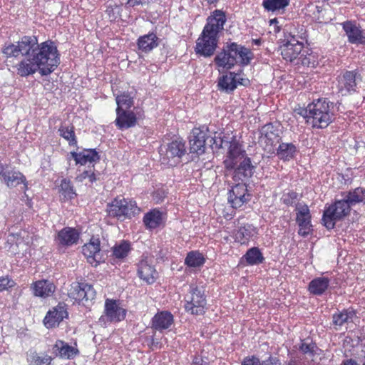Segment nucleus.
<instances>
[{"label":"nucleus","mask_w":365,"mask_h":365,"mask_svg":"<svg viewBox=\"0 0 365 365\" xmlns=\"http://www.w3.org/2000/svg\"><path fill=\"white\" fill-rule=\"evenodd\" d=\"M1 53L8 66L20 77H28L38 71L48 76L60 64V55L52 41L38 43L35 36H24L15 43H5Z\"/></svg>","instance_id":"nucleus-1"},{"label":"nucleus","mask_w":365,"mask_h":365,"mask_svg":"<svg viewBox=\"0 0 365 365\" xmlns=\"http://www.w3.org/2000/svg\"><path fill=\"white\" fill-rule=\"evenodd\" d=\"M344 199L349 204L350 207L360 202L365 204V188L359 187L350 190Z\"/></svg>","instance_id":"nucleus-40"},{"label":"nucleus","mask_w":365,"mask_h":365,"mask_svg":"<svg viewBox=\"0 0 365 365\" xmlns=\"http://www.w3.org/2000/svg\"><path fill=\"white\" fill-rule=\"evenodd\" d=\"M220 35L203 28L196 41L195 53L204 57L212 56L217 48Z\"/></svg>","instance_id":"nucleus-8"},{"label":"nucleus","mask_w":365,"mask_h":365,"mask_svg":"<svg viewBox=\"0 0 365 365\" xmlns=\"http://www.w3.org/2000/svg\"><path fill=\"white\" fill-rule=\"evenodd\" d=\"M4 183L9 187H14L20 184H24L25 188H27V181L25 175L22 173L15 170L14 169H12L10 175H9L7 178H5Z\"/></svg>","instance_id":"nucleus-41"},{"label":"nucleus","mask_w":365,"mask_h":365,"mask_svg":"<svg viewBox=\"0 0 365 365\" xmlns=\"http://www.w3.org/2000/svg\"><path fill=\"white\" fill-rule=\"evenodd\" d=\"M360 77L357 70L346 71L338 77V88L340 92L355 91L356 88V79Z\"/></svg>","instance_id":"nucleus-26"},{"label":"nucleus","mask_w":365,"mask_h":365,"mask_svg":"<svg viewBox=\"0 0 365 365\" xmlns=\"http://www.w3.org/2000/svg\"><path fill=\"white\" fill-rule=\"evenodd\" d=\"M258 234L256 227L252 224L246 223L238 227L233 232L235 242L242 245H247L250 240H252Z\"/></svg>","instance_id":"nucleus-23"},{"label":"nucleus","mask_w":365,"mask_h":365,"mask_svg":"<svg viewBox=\"0 0 365 365\" xmlns=\"http://www.w3.org/2000/svg\"><path fill=\"white\" fill-rule=\"evenodd\" d=\"M16 286V282L9 275L0 277V292H9Z\"/></svg>","instance_id":"nucleus-48"},{"label":"nucleus","mask_w":365,"mask_h":365,"mask_svg":"<svg viewBox=\"0 0 365 365\" xmlns=\"http://www.w3.org/2000/svg\"><path fill=\"white\" fill-rule=\"evenodd\" d=\"M148 1H149V0H128L126 4L129 6L134 7V6L140 5V4H147Z\"/></svg>","instance_id":"nucleus-60"},{"label":"nucleus","mask_w":365,"mask_h":365,"mask_svg":"<svg viewBox=\"0 0 365 365\" xmlns=\"http://www.w3.org/2000/svg\"><path fill=\"white\" fill-rule=\"evenodd\" d=\"M299 58L303 66L311 68L317 67L320 62L319 54L309 48H304Z\"/></svg>","instance_id":"nucleus-36"},{"label":"nucleus","mask_w":365,"mask_h":365,"mask_svg":"<svg viewBox=\"0 0 365 365\" xmlns=\"http://www.w3.org/2000/svg\"><path fill=\"white\" fill-rule=\"evenodd\" d=\"M297 151V147L293 143H282L277 149V155L279 159L289 161L294 158Z\"/></svg>","instance_id":"nucleus-37"},{"label":"nucleus","mask_w":365,"mask_h":365,"mask_svg":"<svg viewBox=\"0 0 365 365\" xmlns=\"http://www.w3.org/2000/svg\"><path fill=\"white\" fill-rule=\"evenodd\" d=\"M30 356V361L34 365H51L53 361V358L47 354H38L34 351Z\"/></svg>","instance_id":"nucleus-47"},{"label":"nucleus","mask_w":365,"mask_h":365,"mask_svg":"<svg viewBox=\"0 0 365 365\" xmlns=\"http://www.w3.org/2000/svg\"><path fill=\"white\" fill-rule=\"evenodd\" d=\"M208 127L201 125L194 127L190 136V150L192 153L202 154L205 152L206 140L208 138Z\"/></svg>","instance_id":"nucleus-15"},{"label":"nucleus","mask_w":365,"mask_h":365,"mask_svg":"<svg viewBox=\"0 0 365 365\" xmlns=\"http://www.w3.org/2000/svg\"><path fill=\"white\" fill-rule=\"evenodd\" d=\"M127 314V310L120 306L119 300L106 299L104 304L103 314L99 318V322L118 323L123 321Z\"/></svg>","instance_id":"nucleus-10"},{"label":"nucleus","mask_w":365,"mask_h":365,"mask_svg":"<svg viewBox=\"0 0 365 365\" xmlns=\"http://www.w3.org/2000/svg\"><path fill=\"white\" fill-rule=\"evenodd\" d=\"M289 4V0H263L262 6L269 11H275L284 9Z\"/></svg>","instance_id":"nucleus-44"},{"label":"nucleus","mask_w":365,"mask_h":365,"mask_svg":"<svg viewBox=\"0 0 365 365\" xmlns=\"http://www.w3.org/2000/svg\"><path fill=\"white\" fill-rule=\"evenodd\" d=\"M278 20L277 18H274V19H270L269 21V26L271 28H272V32L277 34L278 32L280 31L281 30V28L280 26L278 25Z\"/></svg>","instance_id":"nucleus-58"},{"label":"nucleus","mask_w":365,"mask_h":365,"mask_svg":"<svg viewBox=\"0 0 365 365\" xmlns=\"http://www.w3.org/2000/svg\"><path fill=\"white\" fill-rule=\"evenodd\" d=\"M298 197V194L293 191L290 190L287 193H284L281 197V200L287 207L292 206L293 204L296 202Z\"/></svg>","instance_id":"nucleus-49"},{"label":"nucleus","mask_w":365,"mask_h":365,"mask_svg":"<svg viewBox=\"0 0 365 365\" xmlns=\"http://www.w3.org/2000/svg\"><path fill=\"white\" fill-rule=\"evenodd\" d=\"M234 77L236 82V87L238 85L247 86L250 84V80L247 78L240 76V74L234 73Z\"/></svg>","instance_id":"nucleus-55"},{"label":"nucleus","mask_w":365,"mask_h":365,"mask_svg":"<svg viewBox=\"0 0 365 365\" xmlns=\"http://www.w3.org/2000/svg\"><path fill=\"white\" fill-rule=\"evenodd\" d=\"M86 178L88 179V181L91 183H93V182H96V180H97L95 173L93 171L91 170H85V171H83L82 173H81L76 178V179L79 182H83Z\"/></svg>","instance_id":"nucleus-50"},{"label":"nucleus","mask_w":365,"mask_h":365,"mask_svg":"<svg viewBox=\"0 0 365 365\" xmlns=\"http://www.w3.org/2000/svg\"><path fill=\"white\" fill-rule=\"evenodd\" d=\"M12 169H10V165L6 163H0V178L4 182L5 178H7Z\"/></svg>","instance_id":"nucleus-52"},{"label":"nucleus","mask_w":365,"mask_h":365,"mask_svg":"<svg viewBox=\"0 0 365 365\" xmlns=\"http://www.w3.org/2000/svg\"><path fill=\"white\" fill-rule=\"evenodd\" d=\"M356 312L352 307L344 309L334 313L332 316V324L336 329L342 327L345 324L353 322V318L356 317Z\"/></svg>","instance_id":"nucleus-31"},{"label":"nucleus","mask_w":365,"mask_h":365,"mask_svg":"<svg viewBox=\"0 0 365 365\" xmlns=\"http://www.w3.org/2000/svg\"><path fill=\"white\" fill-rule=\"evenodd\" d=\"M351 211L349 204L345 199L335 200L331 205H326L322 218V224L328 230H332L336 222L349 215Z\"/></svg>","instance_id":"nucleus-5"},{"label":"nucleus","mask_w":365,"mask_h":365,"mask_svg":"<svg viewBox=\"0 0 365 365\" xmlns=\"http://www.w3.org/2000/svg\"><path fill=\"white\" fill-rule=\"evenodd\" d=\"M80 232L74 227H66L58 232L55 241L60 247H70L78 243Z\"/></svg>","instance_id":"nucleus-22"},{"label":"nucleus","mask_w":365,"mask_h":365,"mask_svg":"<svg viewBox=\"0 0 365 365\" xmlns=\"http://www.w3.org/2000/svg\"><path fill=\"white\" fill-rule=\"evenodd\" d=\"M31 289L34 296L46 298L55 292L56 286L48 279H41L34 282L31 285Z\"/></svg>","instance_id":"nucleus-28"},{"label":"nucleus","mask_w":365,"mask_h":365,"mask_svg":"<svg viewBox=\"0 0 365 365\" xmlns=\"http://www.w3.org/2000/svg\"><path fill=\"white\" fill-rule=\"evenodd\" d=\"M310 123L313 128H326L334 120L332 103L327 98H318L308 104Z\"/></svg>","instance_id":"nucleus-3"},{"label":"nucleus","mask_w":365,"mask_h":365,"mask_svg":"<svg viewBox=\"0 0 365 365\" xmlns=\"http://www.w3.org/2000/svg\"><path fill=\"white\" fill-rule=\"evenodd\" d=\"M163 212L158 208H154L146 212L143 218L146 229L154 230L163 224Z\"/></svg>","instance_id":"nucleus-30"},{"label":"nucleus","mask_w":365,"mask_h":365,"mask_svg":"<svg viewBox=\"0 0 365 365\" xmlns=\"http://www.w3.org/2000/svg\"><path fill=\"white\" fill-rule=\"evenodd\" d=\"M185 143L182 139L177 138L168 144L165 155L168 158H181L185 153Z\"/></svg>","instance_id":"nucleus-33"},{"label":"nucleus","mask_w":365,"mask_h":365,"mask_svg":"<svg viewBox=\"0 0 365 365\" xmlns=\"http://www.w3.org/2000/svg\"><path fill=\"white\" fill-rule=\"evenodd\" d=\"M340 365H359L358 362L353 359H349L343 360Z\"/></svg>","instance_id":"nucleus-61"},{"label":"nucleus","mask_w":365,"mask_h":365,"mask_svg":"<svg viewBox=\"0 0 365 365\" xmlns=\"http://www.w3.org/2000/svg\"><path fill=\"white\" fill-rule=\"evenodd\" d=\"M294 111L298 115L302 116L306 120L307 123H310L309 113V111L308 110V106L307 108H299L298 109H296Z\"/></svg>","instance_id":"nucleus-56"},{"label":"nucleus","mask_w":365,"mask_h":365,"mask_svg":"<svg viewBox=\"0 0 365 365\" xmlns=\"http://www.w3.org/2000/svg\"><path fill=\"white\" fill-rule=\"evenodd\" d=\"M206 259L199 250L187 252L185 259V264L188 267L198 268L204 265Z\"/></svg>","instance_id":"nucleus-38"},{"label":"nucleus","mask_w":365,"mask_h":365,"mask_svg":"<svg viewBox=\"0 0 365 365\" xmlns=\"http://www.w3.org/2000/svg\"><path fill=\"white\" fill-rule=\"evenodd\" d=\"M174 323L173 315L168 311L157 312L151 319V328L162 331L169 329Z\"/></svg>","instance_id":"nucleus-27"},{"label":"nucleus","mask_w":365,"mask_h":365,"mask_svg":"<svg viewBox=\"0 0 365 365\" xmlns=\"http://www.w3.org/2000/svg\"><path fill=\"white\" fill-rule=\"evenodd\" d=\"M299 349L304 354L313 353L314 352V346L309 344L302 343L301 344V346H299Z\"/></svg>","instance_id":"nucleus-59"},{"label":"nucleus","mask_w":365,"mask_h":365,"mask_svg":"<svg viewBox=\"0 0 365 365\" xmlns=\"http://www.w3.org/2000/svg\"><path fill=\"white\" fill-rule=\"evenodd\" d=\"M68 318L67 304L64 302H58L56 306L47 312L43 322L47 329H53L58 327L64 319Z\"/></svg>","instance_id":"nucleus-14"},{"label":"nucleus","mask_w":365,"mask_h":365,"mask_svg":"<svg viewBox=\"0 0 365 365\" xmlns=\"http://www.w3.org/2000/svg\"><path fill=\"white\" fill-rule=\"evenodd\" d=\"M218 86L226 91H233L236 88V82L234 77V72L224 75L220 78Z\"/></svg>","instance_id":"nucleus-43"},{"label":"nucleus","mask_w":365,"mask_h":365,"mask_svg":"<svg viewBox=\"0 0 365 365\" xmlns=\"http://www.w3.org/2000/svg\"><path fill=\"white\" fill-rule=\"evenodd\" d=\"M259 143L267 153H274L276 145L280 140L279 129L272 123L264 125L259 130Z\"/></svg>","instance_id":"nucleus-9"},{"label":"nucleus","mask_w":365,"mask_h":365,"mask_svg":"<svg viewBox=\"0 0 365 365\" xmlns=\"http://www.w3.org/2000/svg\"><path fill=\"white\" fill-rule=\"evenodd\" d=\"M185 311L192 315H204L207 309L204 291L197 285L190 284L188 294L184 298Z\"/></svg>","instance_id":"nucleus-7"},{"label":"nucleus","mask_w":365,"mask_h":365,"mask_svg":"<svg viewBox=\"0 0 365 365\" xmlns=\"http://www.w3.org/2000/svg\"><path fill=\"white\" fill-rule=\"evenodd\" d=\"M117 107L130 109L134 105V98L128 92H123L115 97Z\"/></svg>","instance_id":"nucleus-45"},{"label":"nucleus","mask_w":365,"mask_h":365,"mask_svg":"<svg viewBox=\"0 0 365 365\" xmlns=\"http://www.w3.org/2000/svg\"><path fill=\"white\" fill-rule=\"evenodd\" d=\"M243 258L249 265L259 264L264 260L262 252L257 247L249 249L243 256Z\"/></svg>","instance_id":"nucleus-42"},{"label":"nucleus","mask_w":365,"mask_h":365,"mask_svg":"<svg viewBox=\"0 0 365 365\" xmlns=\"http://www.w3.org/2000/svg\"><path fill=\"white\" fill-rule=\"evenodd\" d=\"M329 283L328 277H316L309 283L308 291L314 295L320 296L327 291Z\"/></svg>","instance_id":"nucleus-34"},{"label":"nucleus","mask_w":365,"mask_h":365,"mask_svg":"<svg viewBox=\"0 0 365 365\" xmlns=\"http://www.w3.org/2000/svg\"><path fill=\"white\" fill-rule=\"evenodd\" d=\"M130 251V244L126 241H122L119 245L113 248V255L118 259L126 257Z\"/></svg>","instance_id":"nucleus-46"},{"label":"nucleus","mask_w":365,"mask_h":365,"mask_svg":"<svg viewBox=\"0 0 365 365\" xmlns=\"http://www.w3.org/2000/svg\"><path fill=\"white\" fill-rule=\"evenodd\" d=\"M249 158L244 149L243 144L239 140L233 136L230 141L227 152L223 161L224 167L226 170L235 168L238 162Z\"/></svg>","instance_id":"nucleus-11"},{"label":"nucleus","mask_w":365,"mask_h":365,"mask_svg":"<svg viewBox=\"0 0 365 365\" xmlns=\"http://www.w3.org/2000/svg\"><path fill=\"white\" fill-rule=\"evenodd\" d=\"M207 5L209 6H216L217 4L219 3L220 0H203Z\"/></svg>","instance_id":"nucleus-63"},{"label":"nucleus","mask_w":365,"mask_h":365,"mask_svg":"<svg viewBox=\"0 0 365 365\" xmlns=\"http://www.w3.org/2000/svg\"><path fill=\"white\" fill-rule=\"evenodd\" d=\"M217 133H215L214 137L210 140L211 145H215V147L220 148L222 147L224 143V139L221 137L222 133H219V135H216Z\"/></svg>","instance_id":"nucleus-54"},{"label":"nucleus","mask_w":365,"mask_h":365,"mask_svg":"<svg viewBox=\"0 0 365 365\" xmlns=\"http://www.w3.org/2000/svg\"><path fill=\"white\" fill-rule=\"evenodd\" d=\"M101 240L96 236H92L88 242L82 247V253L86 258L87 262L93 267H97L101 262Z\"/></svg>","instance_id":"nucleus-19"},{"label":"nucleus","mask_w":365,"mask_h":365,"mask_svg":"<svg viewBox=\"0 0 365 365\" xmlns=\"http://www.w3.org/2000/svg\"><path fill=\"white\" fill-rule=\"evenodd\" d=\"M242 365H261V363L255 356H249L243 359Z\"/></svg>","instance_id":"nucleus-53"},{"label":"nucleus","mask_w":365,"mask_h":365,"mask_svg":"<svg viewBox=\"0 0 365 365\" xmlns=\"http://www.w3.org/2000/svg\"><path fill=\"white\" fill-rule=\"evenodd\" d=\"M304 48V43L299 41L295 36L290 34L284 36L280 46L282 58L290 62L297 59L299 56H301Z\"/></svg>","instance_id":"nucleus-12"},{"label":"nucleus","mask_w":365,"mask_h":365,"mask_svg":"<svg viewBox=\"0 0 365 365\" xmlns=\"http://www.w3.org/2000/svg\"><path fill=\"white\" fill-rule=\"evenodd\" d=\"M58 132L59 135L65 139L70 146H77L78 140L75 133L74 125H61L58 128Z\"/></svg>","instance_id":"nucleus-39"},{"label":"nucleus","mask_w":365,"mask_h":365,"mask_svg":"<svg viewBox=\"0 0 365 365\" xmlns=\"http://www.w3.org/2000/svg\"><path fill=\"white\" fill-rule=\"evenodd\" d=\"M296 222L299 226V235L306 237L312 233V215L307 205L297 207Z\"/></svg>","instance_id":"nucleus-16"},{"label":"nucleus","mask_w":365,"mask_h":365,"mask_svg":"<svg viewBox=\"0 0 365 365\" xmlns=\"http://www.w3.org/2000/svg\"><path fill=\"white\" fill-rule=\"evenodd\" d=\"M68 296L74 302L89 307L95 302L96 292L93 285L86 281L75 282L71 284Z\"/></svg>","instance_id":"nucleus-6"},{"label":"nucleus","mask_w":365,"mask_h":365,"mask_svg":"<svg viewBox=\"0 0 365 365\" xmlns=\"http://www.w3.org/2000/svg\"><path fill=\"white\" fill-rule=\"evenodd\" d=\"M226 21L225 12L222 9H215L207 18L204 28L220 35V33L224 29Z\"/></svg>","instance_id":"nucleus-20"},{"label":"nucleus","mask_w":365,"mask_h":365,"mask_svg":"<svg viewBox=\"0 0 365 365\" xmlns=\"http://www.w3.org/2000/svg\"><path fill=\"white\" fill-rule=\"evenodd\" d=\"M138 47L143 52H150L159 45V38L154 33L140 36L138 39Z\"/></svg>","instance_id":"nucleus-32"},{"label":"nucleus","mask_w":365,"mask_h":365,"mask_svg":"<svg viewBox=\"0 0 365 365\" xmlns=\"http://www.w3.org/2000/svg\"><path fill=\"white\" fill-rule=\"evenodd\" d=\"M251 199V194L245 182L237 183L232 186L228 192V202L231 207L237 209L247 204Z\"/></svg>","instance_id":"nucleus-13"},{"label":"nucleus","mask_w":365,"mask_h":365,"mask_svg":"<svg viewBox=\"0 0 365 365\" xmlns=\"http://www.w3.org/2000/svg\"><path fill=\"white\" fill-rule=\"evenodd\" d=\"M167 196V192L163 188H158L152 193L153 200L156 203H160Z\"/></svg>","instance_id":"nucleus-51"},{"label":"nucleus","mask_w":365,"mask_h":365,"mask_svg":"<svg viewBox=\"0 0 365 365\" xmlns=\"http://www.w3.org/2000/svg\"><path fill=\"white\" fill-rule=\"evenodd\" d=\"M255 169L250 158H247L238 162L235 168L227 171L230 172L234 181L244 182L253 175Z\"/></svg>","instance_id":"nucleus-18"},{"label":"nucleus","mask_w":365,"mask_h":365,"mask_svg":"<svg viewBox=\"0 0 365 365\" xmlns=\"http://www.w3.org/2000/svg\"><path fill=\"white\" fill-rule=\"evenodd\" d=\"M115 113L116 118L114 123L118 130H127L135 127L138 124L137 115L133 110L116 107Z\"/></svg>","instance_id":"nucleus-17"},{"label":"nucleus","mask_w":365,"mask_h":365,"mask_svg":"<svg viewBox=\"0 0 365 365\" xmlns=\"http://www.w3.org/2000/svg\"><path fill=\"white\" fill-rule=\"evenodd\" d=\"M53 354L63 359H73L80 354L76 345H69L61 339H57L52 348Z\"/></svg>","instance_id":"nucleus-24"},{"label":"nucleus","mask_w":365,"mask_h":365,"mask_svg":"<svg viewBox=\"0 0 365 365\" xmlns=\"http://www.w3.org/2000/svg\"><path fill=\"white\" fill-rule=\"evenodd\" d=\"M58 192L64 202L74 199L77 195L72 182L67 178H63L61 180Z\"/></svg>","instance_id":"nucleus-35"},{"label":"nucleus","mask_w":365,"mask_h":365,"mask_svg":"<svg viewBox=\"0 0 365 365\" xmlns=\"http://www.w3.org/2000/svg\"><path fill=\"white\" fill-rule=\"evenodd\" d=\"M137 275L147 284H153L158 277V273L154 266L146 259H141L137 264Z\"/></svg>","instance_id":"nucleus-25"},{"label":"nucleus","mask_w":365,"mask_h":365,"mask_svg":"<svg viewBox=\"0 0 365 365\" xmlns=\"http://www.w3.org/2000/svg\"><path fill=\"white\" fill-rule=\"evenodd\" d=\"M140 212V208L137 205L135 200L130 198L117 197L108 205V215L121 222L127 219L130 220Z\"/></svg>","instance_id":"nucleus-4"},{"label":"nucleus","mask_w":365,"mask_h":365,"mask_svg":"<svg viewBox=\"0 0 365 365\" xmlns=\"http://www.w3.org/2000/svg\"><path fill=\"white\" fill-rule=\"evenodd\" d=\"M72 158L76 164L84 165L88 163H92L100 160V155L96 149H84L81 152H71Z\"/></svg>","instance_id":"nucleus-29"},{"label":"nucleus","mask_w":365,"mask_h":365,"mask_svg":"<svg viewBox=\"0 0 365 365\" xmlns=\"http://www.w3.org/2000/svg\"><path fill=\"white\" fill-rule=\"evenodd\" d=\"M342 28L349 43L365 45V32L356 25L355 21H346L342 24Z\"/></svg>","instance_id":"nucleus-21"},{"label":"nucleus","mask_w":365,"mask_h":365,"mask_svg":"<svg viewBox=\"0 0 365 365\" xmlns=\"http://www.w3.org/2000/svg\"><path fill=\"white\" fill-rule=\"evenodd\" d=\"M203 359L199 356H195L193 359H192V365H203Z\"/></svg>","instance_id":"nucleus-62"},{"label":"nucleus","mask_w":365,"mask_h":365,"mask_svg":"<svg viewBox=\"0 0 365 365\" xmlns=\"http://www.w3.org/2000/svg\"><path fill=\"white\" fill-rule=\"evenodd\" d=\"M252 56L249 48L233 42L227 44L215 57L214 61L217 67L229 70L237 63L242 66L248 65Z\"/></svg>","instance_id":"nucleus-2"},{"label":"nucleus","mask_w":365,"mask_h":365,"mask_svg":"<svg viewBox=\"0 0 365 365\" xmlns=\"http://www.w3.org/2000/svg\"><path fill=\"white\" fill-rule=\"evenodd\" d=\"M261 365H282L280 360L277 357L269 356L263 361Z\"/></svg>","instance_id":"nucleus-57"}]
</instances>
